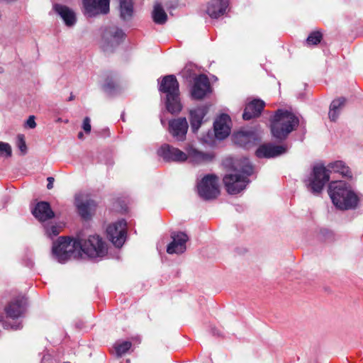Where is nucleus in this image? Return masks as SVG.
I'll list each match as a JSON object with an SVG mask.
<instances>
[{
  "instance_id": "22",
  "label": "nucleus",
  "mask_w": 363,
  "mask_h": 363,
  "mask_svg": "<svg viewBox=\"0 0 363 363\" xmlns=\"http://www.w3.org/2000/svg\"><path fill=\"white\" fill-rule=\"evenodd\" d=\"M186 152L187 160L189 159V162L194 164L208 163L214 159L213 154L200 151L192 146L187 147Z\"/></svg>"
},
{
  "instance_id": "31",
  "label": "nucleus",
  "mask_w": 363,
  "mask_h": 363,
  "mask_svg": "<svg viewBox=\"0 0 363 363\" xmlns=\"http://www.w3.org/2000/svg\"><path fill=\"white\" fill-rule=\"evenodd\" d=\"M104 91L111 96H115L120 92L118 84L113 79L112 77H108L103 85Z\"/></svg>"
},
{
  "instance_id": "34",
  "label": "nucleus",
  "mask_w": 363,
  "mask_h": 363,
  "mask_svg": "<svg viewBox=\"0 0 363 363\" xmlns=\"http://www.w3.org/2000/svg\"><path fill=\"white\" fill-rule=\"evenodd\" d=\"M132 347V343L130 341H123L121 343L116 344L114 347L116 353L118 357H121L125 354Z\"/></svg>"
},
{
  "instance_id": "37",
  "label": "nucleus",
  "mask_w": 363,
  "mask_h": 363,
  "mask_svg": "<svg viewBox=\"0 0 363 363\" xmlns=\"http://www.w3.org/2000/svg\"><path fill=\"white\" fill-rule=\"evenodd\" d=\"M45 230V233L50 238L58 235L60 233V228L56 225H46Z\"/></svg>"
},
{
  "instance_id": "23",
  "label": "nucleus",
  "mask_w": 363,
  "mask_h": 363,
  "mask_svg": "<svg viewBox=\"0 0 363 363\" xmlns=\"http://www.w3.org/2000/svg\"><path fill=\"white\" fill-rule=\"evenodd\" d=\"M26 299L21 297L11 301L5 308V313L8 318L16 319L21 317L26 311Z\"/></svg>"
},
{
  "instance_id": "13",
  "label": "nucleus",
  "mask_w": 363,
  "mask_h": 363,
  "mask_svg": "<svg viewBox=\"0 0 363 363\" xmlns=\"http://www.w3.org/2000/svg\"><path fill=\"white\" fill-rule=\"evenodd\" d=\"M211 91V84L208 77L204 74L198 75L194 79V84L191 89V99L201 100Z\"/></svg>"
},
{
  "instance_id": "7",
  "label": "nucleus",
  "mask_w": 363,
  "mask_h": 363,
  "mask_svg": "<svg viewBox=\"0 0 363 363\" xmlns=\"http://www.w3.org/2000/svg\"><path fill=\"white\" fill-rule=\"evenodd\" d=\"M330 172L323 164L314 166L310 176L304 181L307 189L313 195L320 194L329 182Z\"/></svg>"
},
{
  "instance_id": "9",
  "label": "nucleus",
  "mask_w": 363,
  "mask_h": 363,
  "mask_svg": "<svg viewBox=\"0 0 363 363\" xmlns=\"http://www.w3.org/2000/svg\"><path fill=\"white\" fill-rule=\"evenodd\" d=\"M126 220L121 219L109 225L106 228L107 238L116 247L121 248L126 240Z\"/></svg>"
},
{
  "instance_id": "5",
  "label": "nucleus",
  "mask_w": 363,
  "mask_h": 363,
  "mask_svg": "<svg viewBox=\"0 0 363 363\" xmlns=\"http://www.w3.org/2000/svg\"><path fill=\"white\" fill-rule=\"evenodd\" d=\"M80 243L77 237L61 236L53 242L52 253L55 259L60 263H65L72 258H77L78 248H80Z\"/></svg>"
},
{
  "instance_id": "29",
  "label": "nucleus",
  "mask_w": 363,
  "mask_h": 363,
  "mask_svg": "<svg viewBox=\"0 0 363 363\" xmlns=\"http://www.w3.org/2000/svg\"><path fill=\"white\" fill-rule=\"evenodd\" d=\"M106 33L111 37L115 45H120L126 36L124 31L118 27H110L106 30Z\"/></svg>"
},
{
  "instance_id": "39",
  "label": "nucleus",
  "mask_w": 363,
  "mask_h": 363,
  "mask_svg": "<svg viewBox=\"0 0 363 363\" xmlns=\"http://www.w3.org/2000/svg\"><path fill=\"white\" fill-rule=\"evenodd\" d=\"M26 125L30 128H34L36 126V123L35 121V116H30L26 121Z\"/></svg>"
},
{
  "instance_id": "6",
  "label": "nucleus",
  "mask_w": 363,
  "mask_h": 363,
  "mask_svg": "<svg viewBox=\"0 0 363 363\" xmlns=\"http://www.w3.org/2000/svg\"><path fill=\"white\" fill-rule=\"evenodd\" d=\"M77 239L81 247L78 248L79 257L84 253L89 258L103 257L108 252L106 242L98 235H89L87 239H84L78 234Z\"/></svg>"
},
{
  "instance_id": "40",
  "label": "nucleus",
  "mask_w": 363,
  "mask_h": 363,
  "mask_svg": "<svg viewBox=\"0 0 363 363\" xmlns=\"http://www.w3.org/2000/svg\"><path fill=\"white\" fill-rule=\"evenodd\" d=\"M48 184L47 188L48 189H52L53 188V183L55 181V179L52 177H49L47 178Z\"/></svg>"
},
{
  "instance_id": "46",
  "label": "nucleus",
  "mask_w": 363,
  "mask_h": 363,
  "mask_svg": "<svg viewBox=\"0 0 363 363\" xmlns=\"http://www.w3.org/2000/svg\"><path fill=\"white\" fill-rule=\"evenodd\" d=\"M121 118V119H122V121H125V118H124V113H122Z\"/></svg>"
},
{
  "instance_id": "36",
  "label": "nucleus",
  "mask_w": 363,
  "mask_h": 363,
  "mask_svg": "<svg viewBox=\"0 0 363 363\" xmlns=\"http://www.w3.org/2000/svg\"><path fill=\"white\" fill-rule=\"evenodd\" d=\"M12 151L11 145L9 143L0 142V155L9 157L11 156Z\"/></svg>"
},
{
  "instance_id": "11",
  "label": "nucleus",
  "mask_w": 363,
  "mask_h": 363,
  "mask_svg": "<svg viewBox=\"0 0 363 363\" xmlns=\"http://www.w3.org/2000/svg\"><path fill=\"white\" fill-rule=\"evenodd\" d=\"M110 0H82L83 13L88 18L109 12Z\"/></svg>"
},
{
  "instance_id": "35",
  "label": "nucleus",
  "mask_w": 363,
  "mask_h": 363,
  "mask_svg": "<svg viewBox=\"0 0 363 363\" xmlns=\"http://www.w3.org/2000/svg\"><path fill=\"white\" fill-rule=\"evenodd\" d=\"M16 145L23 155H25L27 152V146L26 144L24 135L18 134L17 135Z\"/></svg>"
},
{
  "instance_id": "24",
  "label": "nucleus",
  "mask_w": 363,
  "mask_h": 363,
  "mask_svg": "<svg viewBox=\"0 0 363 363\" xmlns=\"http://www.w3.org/2000/svg\"><path fill=\"white\" fill-rule=\"evenodd\" d=\"M228 6L229 0H211L206 13L211 18L217 19L225 13Z\"/></svg>"
},
{
  "instance_id": "10",
  "label": "nucleus",
  "mask_w": 363,
  "mask_h": 363,
  "mask_svg": "<svg viewBox=\"0 0 363 363\" xmlns=\"http://www.w3.org/2000/svg\"><path fill=\"white\" fill-rule=\"evenodd\" d=\"M261 138L253 128L241 129L233 135V140L238 146L248 150L256 145Z\"/></svg>"
},
{
  "instance_id": "15",
  "label": "nucleus",
  "mask_w": 363,
  "mask_h": 363,
  "mask_svg": "<svg viewBox=\"0 0 363 363\" xmlns=\"http://www.w3.org/2000/svg\"><path fill=\"white\" fill-rule=\"evenodd\" d=\"M172 242L167 247V252L169 255H181L186 250L189 236L182 231H172L170 234Z\"/></svg>"
},
{
  "instance_id": "12",
  "label": "nucleus",
  "mask_w": 363,
  "mask_h": 363,
  "mask_svg": "<svg viewBox=\"0 0 363 363\" xmlns=\"http://www.w3.org/2000/svg\"><path fill=\"white\" fill-rule=\"evenodd\" d=\"M157 154L166 162H183L187 160L184 152L167 143L160 146Z\"/></svg>"
},
{
  "instance_id": "25",
  "label": "nucleus",
  "mask_w": 363,
  "mask_h": 363,
  "mask_svg": "<svg viewBox=\"0 0 363 363\" xmlns=\"http://www.w3.org/2000/svg\"><path fill=\"white\" fill-rule=\"evenodd\" d=\"M53 10L63 20L66 26L72 27L76 24V14L74 11L68 6L60 4H55L53 5Z\"/></svg>"
},
{
  "instance_id": "18",
  "label": "nucleus",
  "mask_w": 363,
  "mask_h": 363,
  "mask_svg": "<svg viewBox=\"0 0 363 363\" xmlns=\"http://www.w3.org/2000/svg\"><path fill=\"white\" fill-rule=\"evenodd\" d=\"M33 216L40 223L46 222L55 216L51 206L48 201H38L31 209Z\"/></svg>"
},
{
  "instance_id": "20",
  "label": "nucleus",
  "mask_w": 363,
  "mask_h": 363,
  "mask_svg": "<svg viewBox=\"0 0 363 363\" xmlns=\"http://www.w3.org/2000/svg\"><path fill=\"white\" fill-rule=\"evenodd\" d=\"M230 122V116L226 113L221 114L214 122L213 128L215 136L218 140L226 138L230 133V128L228 123Z\"/></svg>"
},
{
  "instance_id": "26",
  "label": "nucleus",
  "mask_w": 363,
  "mask_h": 363,
  "mask_svg": "<svg viewBox=\"0 0 363 363\" xmlns=\"http://www.w3.org/2000/svg\"><path fill=\"white\" fill-rule=\"evenodd\" d=\"M345 103L346 99L345 97H339L331 102L328 112V116L331 121L335 122L337 121Z\"/></svg>"
},
{
  "instance_id": "2",
  "label": "nucleus",
  "mask_w": 363,
  "mask_h": 363,
  "mask_svg": "<svg viewBox=\"0 0 363 363\" xmlns=\"http://www.w3.org/2000/svg\"><path fill=\"white\" fill-rule=\"evenodd\" d=\"M328 191L333 203L340 210L354 209L359 203V198L345 182H331Z\"/></svg>"
},
{
  "instance_id": "51",
  "label": "nucleus",
  "mask_w": 363,
  "mask_h": 363,
  "mask_svg": "<svg viewBox=\"0 0 363 363\" xmlns=\"http://www.w3.org/2000/svg\"><path fill=\"white\" fill-rule=\"evenodd\" d=\"M64 363H70V362H64Z\"/></svg>"
},
{
  "instance_id": "27",
  "label": "nucleus",
  "mask_w": 363,
  "mask_h": 363,
  "mask_svg": "<svg viewBox=\"0 0 363 363\" xmlns=\"http://www.w3.org/2000/svg\"><path fill=\"white\" fill-rule=\"evenodd\" d=\"M133 3L132 0H121L120 1V16L124 21L131 20L133 16Z\"/></svg>"
},
{
  "instance_id": "49",
  "label": "nucleus",
  "mask_w": 363,
  "mask_h": 363,
  "mask_svg": "<svg viewBox=\"0 0 363 363\" xmlns=\"http://www.w3.org/2000/svg\"><path fill=\"white\" fill-rule=\"evenodd\" d=\"M3 318H4L3 315H0V321H2Z\"/></svg>"
},
{
  "instance_id": "21",
  "label": "nucleus",
  "mask_w": 363,
  "mask_h": 363,
  "mask_svg": "<svg viewBox=\"0 0 363 363\" xmlns=\"http://www.w3.org/2000/svg\"><path fill=\"white\" fill-rule=\"evenodd\" d=\"M265 106L264 101L255 99L246 104L243 113L242 118L245 121H250L252 118L259 117Z\"/></svg>"
},
{
  "instance_id": "42",
  "label": "nucleus",
  "mask_w": 363,
  "mask_h": 363,
  "mask_svg": "<svg viewBox=\"0 0 363 363\" xmlns=\"http://www.w3.org/2000/svg\"><path fill=\"white\" fill-rule=\"evenodd\" d=\"M11 328L13 330H18L22 328V324L21 323H18L17 324H14L11 325Z\"/></svg>"
},
{
  "instance_id": "44",
  "label": "nucleus",
  "mask_w": 363,
  "mask_h": 363,
  "mask_svg": "<svg viewBox=\"0 0 363 363\" xmlns=\"http://www.w3.org/2000/svg\"><path fill=\"white\" fill-rule=\"evenodd\" d=\"M77 136H78V138H79V139H83V138H84V134H83V133H82V132H79V133H78V135H77Z\"/></svg>"
},
{
  "instance_id": "38",
  "label": "nucleus",
  "mask_w": 363,
  "mask_h": 363,
  "mask_svg": "<svg viewBox=\"0 0 363 363\" xmlns=\"http://www.w3.org/2000/svg\"><path fill=\"white\" fill-rule=\"evenodd\" d=\"M90 123V118L87 116L85 117L83 121L82 128L84 129L86 133H89L91 132V127Z\"/></svg>"
},
{
  "instance_id": "3",
  "label": "nucleus",
  "mask_w": 363,
  "mask_h": 363,
  "mask_svg": "<svg viewBox=\"0 0 363 363\" xmlns=\"http://www.w3.org/2000/svg\"><path fill=\"white\" fill-rule=\"evenodd\" d=\"M298 125L299 119L296 115L287 110L278 109L270 119L272 135L277 140L282 142Z\"/></svg>"
},
{
  "instance_id": "4",
  "label": "nucleus",
  "mask_w": 363,
  "mask_h": 363,
  "mask_svg": "<svg viewBox=\"0 0 363 363\" xmlns=\"http://www.w3.org/2000/svg\"><path fill=\"white\" fill-rule=\"evenodd\" d=\"M158 90L164 94V102L167 111L171 114H177L182 109L180 101L179 84L175 75L168 74L157 79Z\"/></svg>"
},
{
  "instance_id": "19",
  "label": "nucleus",
  "mask_w": 363,
  "mask_h": 363,
  "mask_svg": "<svg viewBox=\"0 0 363 363\" xmlns=\"http://www.w3.org/2000/svg\"><path fill=\"white\" fill-rule=\"evenodd\" d=\"M74 203L81 218L84 220H91V211H94L96 206V202L90 199L84 201L81 196H76Z\"/></svg>"
},
{
  "instance_id": "48",
  "label": "nucleus",
  "mask_w": 363,
  "mask_h": 363,
  "mask_svg": "<svg viewBox=\"0 0 363 363\" xmlns=\"http://www.w3.org/2000/svg\"><path fill=\"white\" fill-rule=\"evenodd\" d=\"M104 131L106 132V133H108V134H109V130H108V128L107 129H104Z\"/></svg>"
},
{
  "instance_id": "17",
  "label": "nucleus",
  "mask_w": 363,
  "mask_h": 363,
  "mask_svg": "<svg viewBox=\"0 0 363 363\" xmlns=\"http://www.w3.org/2000/svg\"><path fill=\"white\" fill-rule=\"evenodd\" d=\"M209 111V106L204 104L199 106L189 111V122L191 130L196 133L204 122V117Z\"/></svg>"
},
{
  "instance_id": "45",
  "label": "nucleus",
  "mask_w": 363,
  "mask_h": 363,
  "mask_svg": "<svg viewBox=\"0 0 363 363\" xmlns=\"http://www.w3.org/2000/svg\"><path fill=\"white\" fill-rule=\"evenodd\" d=\"M74 99V96L72 94H71V95H70V96L69 97L68 100H69V101H72V100H73Z\"/></svg>"
},
{
  "instance_id": "47",
  "label": "nucleus",
  "mask_w": 363,
  "mask_h": 363,
  "mask_svg": "<svg viewBox=\"0 0 363 363\" xmlns=\"http://www.w3.org/2000/svg\"><path fill=\"white\" fill-rule=\"evenodd\" d=\"M28 266H29L30 267H32L33 266V262H31V261H30V262H29V265H28Z\"/></svg>"
},
{
  "instance_id": "8",
  "label": "nucleus",
  "mask_w": 363,
  "mask_h": 363,
  "mask_svg": "<svg viewBox=\"0 0 363 363\" xmlns=\"http://www.w3.org/2000/svg\"><path fill=\"white\" fill-rule=\"evenodd\" d=\"M198 194L205 201L215 199L220 194L218 178L215 174H206L197 184Z\"/></svg>"
},
{
  "instance_id": "43",
  "label": "nucleus",
  "mask_w": 363,
  "mask_h": 363,
  "mask_svg": "<svg viewBox=\"0 0 363 363\" xmlns=\"http://www.w3.org/2000/svg\"><path fill=\"white\" fill-rule=\"evenodd\" d=\"M322 233L325 235V236H329V235H333V233L330 230H322Z\"/></svg>"
},
{
  "instance_id": "33",
  "label": "nucleus",
  "mask_w": 363,
  "mask_h": 363,
  "mask_svg": "<svg viewBox=\"0 0 363 363\" xmlns=\"http://www.w3.org/2000/svg\"><path fill=\"white\" fill-rule=\"evenodd\" d=\"M323 39V35L320 31L311 32L306 40V43L308 46L317 45Z\"/></svg>"
},
{
  "instance_id": "16",
  "label": "nucleus",
  "mask_w": 363,
  "mask_h": 363,
  "mask_svg": "<svg viewBox=\"0 0 363 363\" xmlns=\"http://www.w3.org/2000/svg\"><path fill=\"white\" fill-rule=\"evenodd\" d=\"M189 124L185 117L172 119L169 121V132L177 141L186 139Z\"/></svg>"
},
{
  "instance_id": "1",
  "label": "nucleus",
  "mask_w": 363,
  "mask_h": 363,
  "mask_svg": "<svg viewBox=\"0 0 363 363\" xmlns=\"http://www.w3.org/2000/svg\"><path fill=\"white\" fill-rule=\"evenodd\" d=\"M232 170L223 177V183L228 194H238L250 182L249 177L253 174V166L247 158L237 160L233 162Z\"/></svg>"
},
{
  "instance_id": "14",
  "label": "nucleus",
  "mask_w": 363,
  "mask_h": 363,
  "mask_svg": "<svg viewBox=\"0 0 363 363\" xmlns=\"http://www.w3.org/2000/svg\"><path fill=\"white\" fill-rule=\"evenodd\" d=\"M287 152V147L284 145H275L272 143H266L260 145L255 151L258 158H274L284 155Z\"/></svg>"
},
{
  "instance_id": "41",
  "label": "nucleus",
  "mask_w": 363,
  "mask_h": 363,
  "mask_svg": "<svg viewBox=\"0 0 363 363\" xmlns=\"http://www.w3.org/2000/svg\"><path fill=\"white\" fill-rule=\"evenodd\" d=\"M211 332H212V333H213V335L214 336H218V337L221 336V333H220V332L219 331V330H218V329H217V328H213L211 329Z\"/></svg>"
},
{
  "instance_id": "50",
  "label": "nucleus",
  "mask_w": 363,
  "mask_h": 363,
  "mask_svg": "<svg viewBox=\"0 0 363 363\" xmlns=\"http://www.w3.org/2000/svg\"><path fill=\"white\" fill-rule=\"evenodd\" d=\"M4 325V328H8V323H5Z\"/></svg>"
},
{
  "instance_id": "30",
  "label": "nucleus",
  "mask_w": 363,
  "mask_h": 363,
  "mask_svg": "<svg viewBox=\"0 0 363 363\" xmlns=\"http://www.w3.org/2000/svg\"><path fill=\"white\" fill-rule=\"evenodd\" d=\"M153 21L156 24L163 25L167 21V15L162 8V5L157 4L154 6V9L152 13Z\"/></svg>"
},
{
  "instance_id": "28",
  "label": "nucleus",
  "mask_w": 363,
  "mask_h": 363,
  "mask_svg": "<svg viewBox=\"0 0 363 363\" xmlns=\"http://www.w3.org/2000/svg\"><path fill=\"white\" fill-rule=\"evenodd\" d=\"M328 167L335 172L340 173L343 177L347 178H352V174L349 168L346 166L345 162L341 160H337L333 162H330Z\"/></svg>"
},
{
  "instance_id": "32",
  "label": "nucleus",
  "mask_w": 363,
  "mask_h": 363,
  "mask_svg": "<svg viewBox=\"0 0 363 363\" xmlns=\"http://www.w3.org/2000/svg\"><path fill=\"white\" fill-rule=\"evenodd\" d=\"M179 74L187 82H191L192 80L194 81V79L197 77L195 70L193 69L191 65H186L180 72Z\"/></svg>"
}]
</instances>
